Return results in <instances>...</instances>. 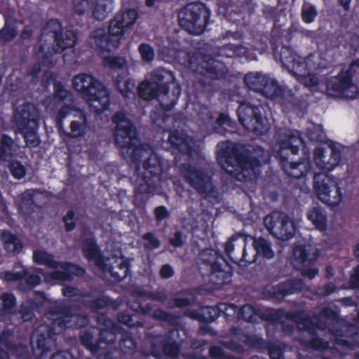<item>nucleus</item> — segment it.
I'll use <instances>...</instances> for the list:
<instances>
[{
    "mask_svg": "<svg viewBox=\"0 0 359 359\" xmlns=\"http://www.w3.org/2000/svg\"><path fill=\"white\" fill-rule=\"evenodd\" d=\"M352 67L342 68L337 76L326 79L325 90L329 97L353 100L359 94L358 87L353 83Z\"/></svg>",
    "mask_w": 359,
    "mask_h": 359,
    "instance_id": "nucleus-11",
    "label": "nucleus"
},
{
    "mask_svg": "<svg viewBox=\"0 0 359 359\" xmlns=\"http://www.w3.org/2000/svg\"><path fill=\"white\" fill-rule=\"evenodd\" d=\"M136 346V341L130 333L125 332L121 334L119 340V347L123 353L129 354L133 353Z\"/></svg>",
    "mask_w": 359,
    "mask_h": 359,
    "instance_id": "nucleus-52",
    "label": "nucleus"
},
{
    "mask_svg": "<svg viewBox=\"0 0 359 359\" xmlns=\"http://www.w3.org/2000/svg\"><path fill=\"white\" fill-rule=\"evenodd\" d=\"M129 308L137 314L148 316L151 313V317L157 320L168 323L171 325H177L180 320V316L169 313L162 309H156L152 312V307L150 304L144 306L139 300H134L130 302Z\"/></svg>",
    "mask_w": 359,
    "mask_h": 359,
    "instance_id": "nucleus-26",
    "label": "nucleus"
},
{
    "mask_svg": "<svg viewBox=\"0 0 359 359\" xmlns=\"http://www.w3.org/2000/svg\"><path fill=\"white\" fill-rule=\"evenodd\" d=\"M222 306L224 307L225 310H227V307L232 309L234 312H237V317L238 319H242L245 322L252 323L255 321V316L256 314L255 309L253 306L250 304H245L241 308L237 307L234 304H221Z\"/></svg>",
    "mask_w": 359,
    "mask_h": 359,
    "instance_id": "nucleus-42",
    "label": "nucleus"
},
{
    "mask_svg": "<svg viewBox=\"0 0 359 359\" xmlns=\"http://www.w3.org/2000/svg\"><path fill=\"white\" fill-rule=\"evenodd\" d=\"M165 341L166 339L162 341L163 353L168 357H177L180 353V345L175 340L172 341Z\"/></svg>",
    "mask_w": 359,
    "mask_h": 359,
    "instance_id": "nucleus-60",
    "label": "nucleus"
},
{
    "mask_svg": "<svg viewBox=\"0 0 359 359\" xmlns=\"http://www.w3.org/2000/svg\"><path fill=\"white\" fill-rule=\"evenodd\" d=\"M53 96L58 101L63 102L69 95V91L65 89L63 85L57 81H53Z\"/></svg>",
    "mask_w": 359,
    "mask_h": 359,
    "instance_id": "nucleus-64",
    "label": "nucleus"
},
{
    "mask_svg": "<svg viewBox=\"0 0 359 359\" xmlns=\"http://www.w3.org/2000/svg\"><path fill=\"white\" fill-rule=\"evenodd\" d=\"M46 293L36 290L34 297L23 301L19 308V314L23 322H31L36 318V313H41L46 303L48 302Z\"/></svg>",
    "mask_w": 359,
    "mask_h": 359,
    "instance_id": "nucleus-24",
    "label": "nucleus"
},
{
    "mask_svg": "<svg viewBox=\"0 0 359 359\" xmlns=\"http://www.w3.org/2000/svg\"><path fill=\"white\" fill-rule=\"evenodd\" d=\"M262 111V106L243 102L240 103L237 109L238 121L247 130L257 135H265L269 131L270 126Z\"/></svg>",
    "mask_w": 359,
    "mask_h": 359,
    "instance_id": "nucleus-12",
    "label": "nucleus"
},
{
    "mask_svg": "<svg viewBox=\"0 0 359 359\" xmlns=\"http://www.w3.org/2000/svg\"><path fill=\"white\" fill-rule=\"evenodd\" d=\"M201 257L202 264L208 271L209 281L211 283L219 286L231 282V267L222 254L211 249L204 251Z\"/></svg>",
    "mask_w": 359,
    "mask_h": 359,
    "instance_id": "nucleus-9",
    "label": "nucleus"
},
{
    "mask_svg": "<svg viewBox=\"0 0 359 359\" xmlns=\"http://www.w3.org/2000/svg\"><path fill=\"white\" fill-rule=\"evenodd\" d=\"M112 121L116 123L114 132L115 144L124 153L136 159L139 151L137 142L139 141L137 132L133 122L127 118L122 112H116L112 117Z\"/></svg>",
    "mask_w": 359,
    "mask_h": 359,
    "instance_id": "nucleus-7",
    "label": "nucleus"
},
{
    "mask_svg": "<svg viewBox=\"0 0 359 359\" xmlns=\"http://www.w3.org/2000/svg\"><path fill=\"white\" fill-rule=\"evenodd\" d=\"M74 89L97 114L107 110L110 105V94L107 87L93 76L79 74L72 80Z\"/></svg>",
    "mask_w": 359,
    "mask_h": 359,
    "instance_id": "nucleus-3",
    "label": "nucleus"
},
{
    "mask_svg": "<svg viewBox=\"0 0 359 359\" xmlns=\"http://www.w3.org/2000/svg\"><path fill=\"white\" fill-rule=\"evenodd\" d=\"M182 172L187 182L202 198L209 201L217 199L218 191L212 177L203 170L191 164H183Z\"/></svg>",
    "mask_w": 359,
    "mask_h": 359,
    "instance_id": "nucleus-13",
    "label": "nucleus"
},
{
    "mask_svg": "<svg viewBox=\"0 0 359 359\" xmlns=\"http://www.w3.org/2000/svg\"><path fill=\"white\" fill-rule=\"evenodd\" d=\"M319 315L332 324L338 323L340 319L339 311L330 306L323 307L319 312Z\"/></svg>",
    "mask_w": 359,
    "mask_h": 359,
    "instance_id": "nucleus-59",
    "label": "nucleus"
},
{
    "mask_svg": "<svg viewBox=\"0 0 359 359\" xmlns=\"http://www.w3.org/2000/svg\"><path fill=\"white\" fill-rule=\"evenodd\" d=\"M163 160L159 156L151 154L143 162L142 176L159 182L163 172Z\"/></svg>",
    "mask_w": 359,
    "mask_h": 359,
    "instance_id": "nucleus-33",
    "label": "nucleus"
},
{
    "mask_svg": "<svg viewBox=\"0 0 359 359\" xmlns=\"http://www.w3.org/2000/svg\"><path fill=\"white\" fill-rule=\"evenodd\" d=\"M282 65L291 73L294 69L302 71L307 62L306 58L299 55L291 47L283 46L280 52Z\"/></svg>",
    "mask_w": 359,
    "mask_h": 359,
    "instance_id": "nucleus-32",
    "label": "nucleus"
},
{
    "mask_svg": "<svg viewBox=\"0 0 359 359\" xmlns=\"http://www.w3.org/2000/svg\"><path fill=\"white\" fill-rule=\"evenodd\" d=\"M114 85L117 90L124 97H128L130 94H134V88L135 83L130 79H124V76L122 75H118L115 81Z\"/></svg>",
    "mask_w": 359,
    "mask_h": 359,
    "instance_id": "nucleus-45",
    "label": "nucleus"
},
{
    "mask_svg": "<svg viewBox=\"0 0 359 359\" xmlns=\"http://www.w3.org/2000/svg\"><path fill=\"white\" fill-rule=\"evenodd\" d=\"M221 311L223 310L219 306H203L195 310L186 309L183 316L201 323H210L217 319Z\"/></svg>",
    "mask_w": 359,
    "mask_h": 359,
    "instance_id": "nucleus-30",
    "label": "nucleus"
},
{
    "mask_svg": "<svg viewBox=\"0 0 359 359\" xmlns=\"http://www.w3.org/2000/svg\"><path fill=\"white\" fill-rule=\"evenodd\" d=\"M86 304L93 312L107 307L115 308L116 306L114 305V301L105 295L88 300Z\"/></svg>",
    "mask_w": 359,
    "mask_h": 359,
    "instance_id": "nucleus-48",
    "label": "nucleus"
},
{
    "mask_svg": "<svg viewBox=\"0 0 359 359\" xmlns=\"http://www.w3.org/2000/svg\"><path fill=\"white\" fill-rule=\"evenodd\" d=\"M264 223L269 232L280 241H289L296 232L293 220L282 212H271L264 218Z\"/></svg>",
    "mask_w": 359,
    "mask_h": 359,
    "instance_id": "nucleus-15",
    "label": "nucleus"
},
{
    "mask_svg": "<svg viewBox=\"0 0 359 359\" xmlns=\"http://www.w3.org/2000/svg\"><path fill=\"white\" fill-rule=\"evenodd\" d=\"M329 333L334 337V342L337 345L348 348H352V343L344 339L357 333L355 325L348 324L345 327H332L328 330Z\"/></svg>",
    "mask_w": 359,
    "mask_h": 359,
    "instance_id": "nucleus-36",
    "label": "nucleus"
},
{
    "mask_svg": "<svg viewBox=\"0 0 359 359\" xmlns=\"http://www.w3.org/2000/svg\"><path fill=\"white\" fill-rule=\"evenodd\" d=\"M98 338L99 350L100 349L101 344H113L116 341V335L114 330L108 329H98Z\"/></svg>",
    "mask_w": 359,
    "mask_h": 359,
    "instance_id": "nucleus-58",
    "label": "nucleus"
},
{
    "mask_svg": "<svg viewBox=\"0 0 359 359\" xmlns=\"http://www.w3.org/2000/svg\"><path fill=\"white\" fill-rule=\"evenodd\" d=\"M106 0H72V8L75 13L83 15L90 10L93 17L97 20H103L107 15Z\"/></svg>",
    "mask_w": 359,
    "mask_h": 359,
    "instance_id": "nucleus-27",
    "label": "nucleus"
},
{
    "mask_svg": "<svg viewBox=\"0 0 359 359\" xmlns=\"http://www.w3.org/2000/svg\"><path fill=\"white\" fill-rule=\"evenodd\" d=\"M2 302V310L9 313L16 305V298L11 292H4L1 295Z\"/></svg>",
    "mask_w": 359,
    "mask_h": 359,
    "instance_id": "nucleus-61",
    "label": "nucleus"
},
{
    "mask_svg": "<svg viewBox=\"0 0 359 359\" xmlns=\"http://www.w3.org/2000/svg\"><path fill=\"white\" fill-rule=\"evenodd\" d=\"M180 292H175L168 297V294L163 290L156 292H146L144 290H135L134 294L137 297H147V299L154 300L162 304H165V306L169 309L176 308H184L193 305L194 301L185 297H180Z\"/></svg>",
    "mask_w": 359,
    "mask_h": 359,
    "instance_id": "nucleus-21",
    "label": "nucleus"
},
{
    "mask_svg": "<svg viewBox=\"0 0 359 359\" xmlns=\"http://www.w3.org/2000/svg\"><path fill=\"white\" fill-rule=\"evenodd\" d=\"M117 320L129 327H143L144 323L138 319L136 315H133L129 311L125 310L120 312L117 316Z\"/></svg>",
    "mask_w": 359,
    "mask_h": 359,
    "instance_id": "nucleus-47",
    "label": "nucleus"
},
{
    "mask_svg": "<svg viewBox=\"0 0 359 359\" xmlns=\"http://www.w3.org/2000/svg\"><path fill=\"white\" fill-rule=\"evenodd\" d=\"M39 120V110L32 103H24L15 111L16 128L22 135L25 144L29 148H36L41 143L38 134Z\"/></svg>",
    "mask_w": 359,
    "mask_h": 359,
    "instance_id": "nucleus-4",
    "label": "nucleus"
},
{
    "mask_svg": "<svg viewBox=\"0 0 359 359\" xmlns=\"http://www.w3.org/2000/svg\"><path fill=\"white\" fill-rule=\"evenodd\" d=\"M311 247L298 245L293 248L294 262L302 267V275L312 279L318 273V268L316 266L318 258V252L315 250L312 254Z\"/></svg>",
    "mask_w": 359,
    "mask_h": 359,
    "instance_id": "nucleus-20",
    "label": "nucleus"
},
{
    "mask_svg": "<svg viewBox=\"0 0 359 359\" xmlns=\"http://www.w3.org/2000/svg\"><path fill=\"white\" fill-rule=\"evenodd\" d=\"M137 15V12L133 8L120 11L110 20L107 33L103 28L91 32L88 40L89 46L100 53L118 48L122 37L128 29L133 26Z\"/></svg>",
    "mask_w": 359,
    "mask_h": 359,
    "instance_id": "nucleus-2",
    "label": "nucleus"
},
{
    "mask_svg": "<svg viewBox=\"0 0 359 359\" xmlns=\"http://www.w3.org/2000/svg\"><path fill=\"white\" fill-rule=\"evenodd\" d=\"M252 246L256 252V255H259L266 259H271L274 257V252L271 248V243L263 237L255 238Z\"/></svg>",
    "mask_w": 359,
    "mask_h": 359,
    "instance_id": "nucleus-43",
    "label": "nucleus"
},
{
    "mask_svg": "<svg viewBox=\"0 0 359 359\" xmlns=\"http://www.w3.org/2000/svg\"><path fill=\"white\" fill-rule=\"evenodd\" d=\"M139 96L145 100L157 99L161 107L165 111L171 110L177 104V97H169L163 94L150 81L142 82L138 87Z\"/></svg>",
    "mask_w": 359,
    "mask_h": 359,
    "instance_id": "nucleus-23",
    "label": "nucleus"
},
{
    "mask_svg": "<svg viewBox=\"0 0 359 359\" xmlns=\"http://www.w3.org/2000/svg\"><path fill=\"white\" fill-rule=\"evenodd\" d=\"M246 48L241 44L226 43L218 49L219 55L226 57H237L243 56Z\"/></svg>",
    "mask_w": 359,
    "mask_h": 359,
    "instance_id": "nucleus-46",
    "label": "nucleus"
},
{
    "mask_svg": "<svg viewBox=\"0 0 359 359\" xmlns=\"http://www.w3.org/2000/svg\"><path fill=\"white\" fill-rule=\"evenodd\" d=\"M311 67L308 62H306V67L302 71L294 69L290 74L294 76L296 79L306 87H316L318 85L319 81L318 77L310 73Z\"/></svg>",
    "mask_w": 359,
    "mask_h": 359,
    "instance_id": "nucleus-40",
    "label": "nucleus"
},
{
    "mask_svg": "<svg viewBox=\"0 0 359 359\" xmlns=\"http://www.w3.org/2000/svg\"><path fill=\"white\" fill-rule=\"evenodd\" d=\"M1 240L6 252L18 255L22 251L23 246L21 240L10 231L2 232Z\"/></svg>",
    "mask_w": 359,
    "mask_h": 359,
    "instance_id": "nucleus-39",
    "label": "nucleus"
},
{
    "mask_svg": "<svg viewBox=\"0 0 359 359\" xmlns=\"http://www.w3.org/2000/svg\"><path fill=\"white\" fill-rule=\"evenodd\" d=\"M48 318L55 316H73L72 308L62 304L54 303L48 306L46 311Z\"/></svg>",
    "mask_w": 359,
    "mask_h": 359,
    "instance_id": "nucleus-50",
    "label": "nucleus"
},
{
    "mask_svg": "<svg viewBox=\"0 0 359 359\" xmlns=\"http://www.w3.org/2000/svg\"><path fill=\"white\" fill-rule=\"evenodd\" d=\"M259 93L270 100H280L281 104L287 108L295 109L301 107V100L295 97L292 90L286 91L274 79L267 76Z\"/></svg>",
    "mask_w": 359,
    "mask_h": 359,
    "instance_id": "nucleus-16",
    "label": "nucleus"
},
{
    "mask_svg": "<svg viewBox=\"0 0 359 359\" xmlns=\"http://www.w3.org/2000/svg\"><path fill=\"white\" fill-rule=\"evenodd\" d=\"M18 34L15 22L6 19L5 25L0 30V40L4 42L12 41Z\"/></svg>",
    "mask_w": 359,
    "mask_h": 359,
    "instance_id": "nucleus-53",
    "label": "nucleus"
},
{
    "mask_svg": "<svg viewBox=\"0 0 359 359\" xmlns=\"http://www.w3.org/2000/svg\"><path fill=\"white\" fill-rule=\"evenodd\" d=\"M74 118L70 123L71 131L65 133V136L72 139L83 137L88 128L87 114L83 110L78 109Z\"/></svg>",
    "mask_w": 359,
    "mask_h": 359,
    "instance_id": "nucleus-34",
    "label": "nucleus"
},
{
    "mask_svg": "<svg viewBox=\"0 0 359 359\" xmlns=\"http://www.w3.org/2000/svg\"><path fill=\"white\" fill-rule=\"evenodd\" d=\"M73 316H55L50 318V325L41 324L34 330L32 342L41 354L48 353L56 346L57 336L63 332L69 326Z\"/></svg>",
    "mask_w": 359,
    "mask_h": 359,
    "instance_id": "nucleus-6",
    "label": "nucleus"
},
{
    "mask_svg": "<svg viewBox=\"0 0 359 359\" xmlns=\"http://www.w3.org/2000/svg\"><path fill=\"white\" fill-rule=\"evenodd\" d=\"M195 71L201 76L212 80L224 79L227 74V68L224 62L213 57H210L208 60H204L201 63L198 64Z\"/></svg>",
    "mask_w": 359,
    "mask_h": 359,
    "instance_id": "nucleus-29",
    "label": "nucleus"
},
{
    "mask_svg": "<svg viewBox=\"0 0 359 359\" xmlns=\"http://www.w3.org/2000/svg\"><path fill=\"white\" fill-rule=\"evenodd\" d=\"M284 316L287 319L296 323L299 329L302 328L311 334L316 335L311 317L303 311L287 312L285 315L284 310L281 309L267 311L264 313V319L276 325L282 323L281 319Z\"/></svg>",
    "mask_w": 359,
    "mask_h": 359,
    "instance_id": "nucleus-17",
    "label": "nucleus"
},
{
    "mask_svg": "<svg viewBox=\"0 0 359 359\" xmlns=\"http://www.w3.org/2000/svg\"><path fill=\"white\" fill-rule=\"evenodd\" d=\"M142 179L144 182L140 183L135 189V194H144L154 192L158 182L150 180L149 178H145L143 176Z\"/></svg>",
    "mask_w": 359,
    "mask_h": 359,
    "instance_id": "nucleus-57",
    "label": "nucleus"
},
{
    "mask_svg": "<svg viewBox=\"0 0 359 359\" xmlns=\"http://www.w3.org/2000/svg\"><path fill=\"white\" fill-rule=\"evenodd\" d=\"M307 219L312 222L315 228L324 231L327 228V217L326 212L320 207L314 206L309 209L306 213Z\"/></svg>",
    "mask_w": 359,
    "mask_h": 359,
    "instance_id": "nucleus-37",
    "label": "nucleus"
},
{
    "mask_svg": "<svg viewBox=\"0 0 359 359\" xmlns=\"http://www.w3.org/2000/svg\"><path fill=\"white\" fill-rule=\"evenodd\" d=\"M313 189L318 199L327 206L336 207L342 201L343 194L339 184L325 173L314 175Z\"/></svg>",
    "mask_w": 359,
    "mask_h": 359,
    "instance_id": "nucleus-14",
    "label": "nucleus"
},
{
    "mask_svg": "<svg viewBox=\"0 0 359 359\" xmlns=\"http://www.w3.org/2000/svg\"><path fill=\"white\" fill-rule=\"evenodd\" d=\"M97 331V327H93L81 332L79 334L81 344L90 351L93 355H95L99 351V341H97V339L95 338V332Z\"/></svg>",
    "mask_w": 359,
    "mask_h": 359,
    "instance_id": "nucleus-38",
    "label": "nucleus"
},
{
    "mask_svg": "<svg viewBox=\"0 0 359 359\" xmlns=\"http://www.w3.org/2000/svg\"><path fill=\"white\" fill-rule=\"evenodd\" d=\"M303 283L299 279H287L272 285L265 291L267 296L273 299H283L290 294L300 292L302 290Z\"/></svg>",
    "mask_w": 359,
    "mask_h": 359,
    "instance_id": "nucleus-28",
    "label": "nucleus"
},
{
    "mask_svg": "<svg viewBox=\"0 0 359 359\" xmlns=\"http://www.w3.org/2000/svg\"><path fill=\"white\" fill-rule=\"evenodd\" d=\"M149 80L163 94L169 97H177V102L181 95L182 88L180 84L176 81L172 72L165 68L158 67L154 69L150 74Z\"/></svg>",
    "mask_w": 359,
    "mask_h": 359,
    "instance_id": "nucleus-18",
    "label": "nucleus"
},
{
    "mask_svg": "<svg viewBox=\"0 0 359 359\" xmlns=\"http://www.w3.org/2000/svg\"><path fill=\"white\" fill-rule=\"evenodd\" d=\"M33 261L36 264L44 265L50 269H56L60 267L62 270H55L51 273V277L55 280L71 281L75 277L83 276L86 273V270L76 264L56 261L53 255L45 250L34 251Z\"/></svg>",
    "mask_w": 359,
    "mask_h": 359,
    "instance_id": "nucleus-8",
    "label": "nucleus"
},
{
    "mask_svg": "<svg viewBox=\"0 0 359 359\" xmlns=\"http://www.w3.org/2000/svg\"><path fill=\"white\" fill-rule=\"evenodd\" d=\"M36 191L34 189H27L15 201V205L18 213L29 217L33 213L40 210L41 206L34 201Z\"/></svg>",
    "mask_w": 359,
    "mask_h": 359,
    "instance_id": "nucleus-31",
    "label": "nucleus"
},
{
    "mask_svg": "<svg viewBox=\"0 0 359 359\" xmlns=\"http://www.w3.org/2000/svg\"><path fill=\"white\" fill-rule=\"evenodd\" d=\"M231 120L228 114L220 113L216 120L214 132L224 135L227 131L224 126H231Z\"/></svg>",
    "mask_w": 359,
    "mask_h": 359,
    "instance_id": "nucleus-55",
    "label": "nucleus"
},
{
    "mask_svg": "<svg viewBox=\"0 0 359 359\" xmlns=\"http://www.w3.org/2000/svg\"><path fill=\"white\" fill-rule=\"evenodd\" d=\"M301 344L306 348L318 351H324L328 348V342L318 337H313L309 340H302Z\"/></svg>",
    "mask_w": 359,
    "mask_h": 359,
    "instance_id": "nucleus-54",
    "label": "nucleus"
},
{
    "mask_svg": "<svg viewBox=\"0 0 359 359\" xmlns=\"http://www.w3.org/2000/svg\"><path fill=\"white\" fill-rule=\"evenodd\" d=\"M120 253L121 256L115 259L109 269L111 277L117 283L122 281L128 276L130 268V260L121 252Z\"/></svg>",
    "mask_w": 359,
    "mask_h": 359,
    "instance_id": "nucleus-35",
    "label": "nucleus"
},
{
    "mask_svg": "<svg viewBox=\"0 0 359 359\" xmlns=\"http://www.w3.org/2000/svg\"><path fill=\"white\" fill-rule=\"evenodd\" d=\"M168 144L172 153L191 156L194 151L195 140L183 130H173L169 133Z\"/></svg>",
    "mask_w": 359,
    "mask_h": 359,
    "instance_id": "nucleus-25",
    "label": "nucleus"
},
{
    "mask_svg": "<svg viewBox=\"0 0 359 359\" xmlns=\"http://www.w3.org/2000/svg\"><path fill=\"white\" fill-rule=\"evenodd\" d=\"M11 336L12 332L8 330L0 331V359H9L10 354L18 359H29L28 346L13 342Z\"/></svg>",
    "mask_w": 359,
    "mask_h": 359,
    "instance_id": "nucleus-22",
    "label": "nucleus"
},
{
    "mask_svg": "<svg viewBox=\"0 0 359 359\" xmlns=\"http://www.w3.org/2000/svg\"><path fill=\"white\" fill-rule=\"evenodd\" d=\"M75 216V212L71 209L67 210V213L62 217V221L67 232H71L75 229L76 226V222L74 221Z\"/></svg>",
    "mask_w": 359,
    "mask_h": 359,
    "instance_id": "nucleus-63",
    "label": "nucleus"
},
{
    "mask_svg": "<svg viewBox=\"0 0 359 359\" xmlns=\"http://www.w3.org/2000/svg\"><path fill=\"white\" fill-rule=\"evenodd\" d=\"M211 11L201 1L185 5L178 13L180 25L191 34H203L210 23Z\"/></svg>",
    "mask_w": 359,
    "mask_h": 359,
    "instance_id": "nucleus-5",
    "label": "nucleus"
},
{
    "mask_svg": "<svg viewBox=\"0 0 359 359\" xmlns=\"http://www.w3.org/2000/svg\"><path fill=\"white\" fill-rule=\"evenodd\" d=\"M14 142L7 134H3L0 140V160L6 161L13 155Z\"/></svg>",
    "mask_w": 359,
    "mask_h": 359,
    "instance_id": "nucleus-49",
    "label": "nucleus"
},
{
    "mask_svg": "<svg viewBox=\"0 0 359 359\" xmlns=\"http://www.w3.org/2000/svg\"><path fill=\"white\" fill-rule=\"evenodd\" d=\"M138 51L143 61L150 62L154 58V50L153 47L147 43H141L138 47Z\"/></svg>",
    "mask_w": 359,
    "mask_h": 359,
    "instance_id": "nucleus-62",
    "label": "nucleus"
},
{
    "mask_svg": "<svg viewBox=\"0 0 359 359\" xmlns=\"http://www.w3.org/2000/svg\"><path fill=\"white\" fill-rule=\"evenodd\" d=\"M304 142L299 135L290 134L285 140L280 142V148L277 155L280 157V165L283 172L290 177L301 179L307 174L306 164L303 160L297 162H290L288 157L283 155L285 150H290L291 154H297L300 145Z\"/></svg>",
    "mask_w": 359,
    "mask_h": 359,
    "instance_id": "nucleus-10",
    "label": "nucleus"
},
{
    "mask_svg": "<svg viewBox=\"0 0 359 359\" xmlns=\"http://www.w3.org/2000/svg\"><path fill=\"white\" fill-rule=\"evenodd\" d=\"M8 169L11 175L17 180L23 178L26 175V168L18 160H12L9 162Z\"/></svg>",
    "mask_w": 359,
    "mask_h": 359,
    "instance_id": "nucleus-56",
    "label": "nucleus"
},
{
    "mask_svg": "<svg viewBox=\"0 0 359 359\" xmlns=\"http://www.w3.org/2000/svg\"><path fill=\"white\" fill-rule=\"evenodd\" d=\"M82 252L89 261H95L100 257V251L93 236L83 239Z\"/></svg>",
    "mask_w": 359,
    "mask_h": 359,
    "instance_id": "nucleus-41",
    "label": "nucleus"
},
{
    "mask_svg": "<svg viewBox=\"0 0 359 359\" xmlns=\"http://www.w3.org/2000/svg\"><path fill=\"white\" fill-rule=\"evenodd\" d=\"M266 77V76L259 72L255 74L250 72L245 75L243 81L245 85L249 90L259 93L263 84L265 83Z\"/></svg>",
    "mask_w": 359,
    "mask_h": 359,
    "instance_id": "nucleus-44",
    "label": "nucleus"
},
{
    "mask_svg": "<svg viewBox=\"0 0 359 359\" xmlns=\"http://www.w3.org/2000/svg\"><path fill=\"white\" fill-rule=\"evenodd\" d=\"M41 35H51L55 46L62 50L72 48L76 44V34L72 32H66L65 34V39H64L62 24L55 18L47 20L41 29Z\"/></svg>",
    "mask_w": 359,
    "mask_h": 359,
    "instance_id": "nucleus-19",
    "label": "nucleus"
},
{
    "mask_svg": "<svg viewBox=\"0 0 359 359\" xmlns=\"http://www.w3.org/2000/svg\"><path fill=\"white\" fill-rule=\"evenodd\" d=\"M103 65L114 71L121 70L125 69L127 62L124 57L109 55L104 57Z\"/></svg>",
    "mask_w": 359,
    "mask_h": 359,
    "instance_id": "nucleus-51",
    "label": "nucleus"
},
{
    "mask_svg": "<svg viewBox=\"0 0 359 359\" xmlns=\"http://www.w3.org/2000/svg\"><path fill=\"white\" fill-rule=\"evenodd\" d=\"M270 161L269 152L257 144H236L222 149L217 156L218 163L232 175L226 167L237 168L235 177L241 182H252L258 178L259 168Z\"/></svg>",
    "mask_w": 359,
    "mask_h": 359,
    "instance_id": "nucleus-1",
    "label": "nucleus"
}]
</instances>
